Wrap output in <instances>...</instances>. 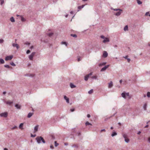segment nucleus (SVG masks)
I'll use <instances>...</instances> for the list:
<instances>
[{"label":"nucleus","instance_id":"obj_1","mask_svg":"<svg viewBox=\"0 0 150 150\" xmlns=\"http://www.w3.org/2000/svg\"><path fill=\"white\" fill-rule=\"evenodd\" d=\"M8 114V113L7 112H5L1 113L0 114V116L1 117H3L6 118L7 117Z\"/></svg>","mask_w":150,"mask_h":150},{"label":"nucleus","instance_id":"obj_2","mask_svg":"<svg viewBox=\"0 0 150 150\" xmlns=\"http://www.w3.org/2000/svg\"><path fill=\"white\" fill-rule=\"evenodd\" d=\"M35 52H32V53L29 56V58L30 60H33V57L35 55Z\"/></svg>","mask_w":150,"mask_h":150},{"label":"nucleus","instance_id":"obj_3","mask_svg":"<svg viewBox=\"0 0 150 150\" xmlns=\"http://www.w3.org/2000/svg\"><path fill=\"white\" fill-rule=\"evenodd\" d=\"M13 55H9L6 57L5 60L6 61H8L11 60L13 58Z\"/></svg>","mask_w":150,"mask_h":150},{"label":"nucleus","instance_id":"obj_4","mask_svg":"<svg viewBox=\"0 0 150 150\" xmlns=\"http://www.w3.org/2000/svg\"><path fill=\"white\" fill-rule=\"evenodd\" d=\"M41 137H37L36 138V140L37 141V142L38 144H40L41 143V140L40 139H41Z\"/></svg>","mask_w":150,"mask_h":150},{"label":"nucleus","instance_id":"obj_5","mask_svg":"<svg viewBox=\"0 0 150 150\" xmlns=\"http://www.w3.org/2000/svg\"><path fill=\"white\" fill-rule=\"evenodd\" d=\"M109 65H108L105 66L104 67L102 68L100 70V71L102 72L105 71L107 68L109 67Z\"/></svg>","mask_w":150,"mask_h":150},{"label":"nucleus","instance_id":"obj_6","mask_svg":"<svg viewBox=\"0 0 150 150\" xmlns=\"http://www.w3.org/2000/svg\"><path fill=\"white\" fill-rule=\"evenodd\" d=\"M108 56V53L106 51H104L103 54V57L104 58H106Z\"/></svg>","mask_w":150,"mask_h":150},{"label":"nucleus","instance_id":"obj_7","mask_svg":"<svg viewBox=\"0 0 150 150\" xmlns=\"http://www.w3.org/2000/svg\"><path fill=\"white\" fill-rule=\"evenodd\" d=\"M110 41V40L108 38H105V39L103 40V43H105L106 42H109Z\"/></svg>","mask_w":150,"mask_h":150},{"label":"nucleus","instance_id":"obj_8","mask_svg":"<svg viewBox=\"0 0 150 150\" xmlns=\"http://www.w3.org/2000/svg\"><path fill=\"white\" fill-rule=\"evenodd\" d=\"M64 98L66 100V102L67 103H69V99L66 96H64Z\"/></svg>","mask_w":150,"mask_h":150},{"label":"nucleus","instance_id":"obj_9","mask_svg":"<svg viewBox=\"0 0 150 150\" xmlns=\"http://www.w3.org/2000/svg\"><path fill=\"white\" fill-rule=\"evenodd\" d=\"M39 127L38 125H37L35 126L34 128V133H35L38 131V129Z\"/></svg>","mask_w":150,"mask_h":150},{"label":"nucleus","instance_id":"obj_10","mask_svg":"<svg viewBox=\"0 0 150 150\" xmlns=\"http://www.w3.org/2000/svg\"><path fill=\"white\" fill-rule=\"evenodd\" d=\"M12 46L13 47H16L17 49L19 48L18 45L17 44L13 43L12 44Z\"/></svg>","mask_w":150,"mask_h":150},{"label":"nucleus","instance_id":"obj_11","mask_svg":"<svg viewBox=\"0 0 150 150\" xmlns=\"http://www.w3.org/2000/svg\"><path fill=\"white\" fill-rule=\"evenodd\" d=\"M15 107L17 109H20L21 108V105L17 104L15 105Z\"/></svg>","mask_w":150,"mask_h":150},{"label":"nucleus","instance_id":"obj_12","mask_svg":"<svg viewBox=\"0 0 150 150\" xmlns=\"http://www.w3.org/2000/svg\"><path fill=\"white\" fill-rule=\"evenodd\" d=\"M33 114V113L32 112H29L28 113V115H27V117L28 118H30Z\"/></svg>","mask_w":150,"mask_h":150},{"label":"nucleus","instance_id":"obj_13","mask_svg":"<svg viewBox=\"0 0 150 150\" xmlns=\"http://www.w3.org/2000/svg\"><path fill=\"white\" fill-rule=\"evenodd\" d=\"M121 12V11H118L116 13H115V15L116 16H119L122 13Z\"/></svg>","mask_w":150,"mask_h":150},{"label":"nucleus","instance_id":"obj_14","mask_svg":"<svg viewBox=\"0 0 150 150\" xmlns=\"http://www.w3.org/2000/svg\"><path fill=\"white\" fill-rule=\"evenodd\" d=\"M112 86H113L112 82V81H111L110 82V83H109L108 87L109 88H110L112 87Z\"/></svg>","mask_w":150,"mask_h":150},{"label":"nucleus","instance_id":"obj_15","mask_svg":"<svg viewBox=\"0 0 150 150\" xmlns=\"http://www.w3.org/2000/svg\"><path fill=\"white\" fill-rule=\"evenodd\" d=\"M5 102L7 104L9 105H11L13 103V102L12 101H6Z\"/></svg>","mask_w":150,"mask_h":150},{"label":"nucleus","instance_id":"obj_16","mask_svg":"<svg viewBox=\"0 0 150 150\" xmlns=\"http://www.w3.org/2000/svg\"><path fill=\"white\" fill-rule=\"evenodd\" d=\"M106 64V62H103L102 63H100L98 65L99 66H101L105 65Z\"/></svg>","mask_w":150,"mask_h":150},{"label":"nucleus","instance_id":"obj_17","mask_svg":"<svg viewBox=\"0 0 150 150\" xmlns=\"http://www.w3.org/2000/svg\"><path fill=\"white\" fill-rule=\"evenodd\" d=\"M70 85L71 88H75L76 87V86L71 83H70Z\"/></svg>","mask_w":150,"mask_h":150},{"label":"nucleus","instance_id":"obj_18","mask_svg":"<svg viewBox=\"0 0 150 150\" xmlns=\"http://www.w3.org/2000/svg\"><path fill=\"white\" fill-rule=\"evenodd\" d=\"M122 96L124 98H126V94L124 92L122 93L121 94Z\"/></svg>","mask_w":150,"mask_h":150},{"label":"nucleus","instance_id":"obj_19","mask_svg":"<svg viewBox=\"0 0 150 150\" xmlns=\"http://www.w3.org/2000/svg\"><path fill=\"white\" fill-rule=\"evenodd\" d=\"M89 77V75H86L84 77V80L86 81H87L88 80V78Z\"/></svg>","mask_w":150,"mask_h":150},{"label":"nucleus","instance_id":"obj_20","mask_svg":"<svg viewBox=\"0 0 150 150\" xmlns=\"http://www.w3.org/2000/svg\"><path fill=\"white\" fill-rule=\"evenodd\" d=\"M85 6V5H83L81 6H78V8L79 10H80L81 9V8H83Z\"/></svg>","mask_w":150,"mask_h":150},{"label":"nucleus","instance_id":"obj_21","mask_svg":"<svg viewBox=\"0 0 150 150\" xmlns=\"http://www.w3.org/2000/svg\"><path fill=\"white\" fill-rule=\"evenodd\" d=\"M112 9H113V10H114L115 11H122V10L121 9H120V8H115V9L112 8Z\"/></svg>","mask_w":150,"mask_h":150},{"label":"nucleus","instance_id":"obj_22","mask_svg":"<svg viewBox=\"0 0 150 150\" xmlns=\"http://www.w3.org/2000/svg\"><path fill=\"white\" fill-rule=\"evenodd\" d=\"M147 108V104L146 103H145L143 105V108L145 110H146Z\"/></svg>","mask_w":150,"mask_h":150},{"label":"nucleus","instance_id":"obj_23","mask_svg":"<svg viewBox=\"0 0 150 150\" xmlns=\"http://www.w3.org/2000/svg\"><path fill=\"white\" fill-rule=\"evenodd\" d=\"M61 44L62 45H64L66 46H67V43L66 42H62Z\"/></svg>","mask_w":150,"mask_h":150},{"label":"nucleus","instance_id":"obj_24","mask_svg":"<svg viewBox=\"0 0 150 150\" xmlns=\"http://www.w3.org/2000/svg\"><path fill=\"white\" fill-rule=\"evenodd\" d=\"M117 134V133L115 132H114L111 134V136L112 137L116 135Z\"/></svg>","mask_w":150,"mask_h":150},{"label":"nucleus","instance_id":"obj_25","mask_svg":"<svg viewBox=\"0 0 150 150\" xmlns=\"http://www.w3.org/2000/svg\"><path fill=\"white\" fill-rule=\"evenodd\" d=\"M20 17L21 20L22 21L24 22L25 21V19L22 16H20Z\"/></svg>","mask_w":150,"mask_h":150},{"label":"nucleus","instance_id":"obj_26","mask_svg":"<svg viewBox=\"0 0 150 150\" xmlns=\"http://www.w3.org/2000/svg\"><path fill=\"white\" fill-rule=\"evenodd\" d=\"M0 63L1 64H3L4 63V61L3 59L0 58Z\"/></svg>","mask_w":150,"mask_h":150},{"label":"nucleus","instance_id":"obj_27","mask_svg":"<svg viewBox=\"0 0 150 150\" xmlns=\"http://www.w3.org/2000/svg\"><path fill=\"white\" fill-rule=\"evenodd\" d=\"M124 30L125 31L128 30V26L126 25L125 26L124 28Z\"/></svg>","mask_w":150,"mask_h":150},{"label":"nucleus","instance_id":"obj_28","mask_svg":"<svg viewBox=\"0 0 150 150\" xmlns=\"http://www.w3.org/2000/svg\"><path fill=\"white\" fill-rule=\"evenodd\" d=\"M10 21L12 22H15V21L14 18L13 17H11L10 18Z\"/></svg>","mask_w":150,"mask_h":150},{"label":"nucleus","instance_id":"obj_29","mask_svg":"<svg viewBox=\"0 0 150 150\" xmlns=\"http://www.w3.org/2000/svg\"><path fill=\"white\" fill-rule=\"evenodd\" d=\"M137 2L138 4L139 5H140L142 4V2L140 0H137Z\"/></svg>","mask_w":150,"mask_h":150},{"label":"nucleus","instance_id":"obj_30","mask_svg":"<svg viewBox=\"0 0 150 150\" xmlns=\"http://www.w3.org/2000/svg\"><path fill=\"white\" fill-rule=\"evenodd\" d=\"M71 147H75L76 148H78V145H77L75 144H74L72 145Z\"/></svg>","mask_w":150,"mask_h":150},{"label":"nucleus","instance_id":"obj_31","mask_svg":"<svg viewBox=\"0 0 150 150\" xmlns=\"http://www.w3.org/2000/svg\"><path fill=\"white\" fill-rule=\"evenodd\" d=\"M85 125L86 126H87V125H92V124L91 123H89V122H88V121L86 122Z\"/></svg>","mask_w":150,"mask_h":150},{"label":"nucleus","instance_id":"obj_32","mask_svg":"<svg viewBox=\"0 0 150 150\" xmlns=\"http://www.w3.org/2000/svg\"><path fill=\"white\" fill-rule=\"evenodd\" d=\"M93 92V89H91L88 92V93L89 94H92Z\"/></svg>","mask_w":150,"mask_h":150},{"label":"nucleus","instance_id":"obj_33","mask_svg":"<svg viewBox=\"0 0 150 150\" xmlns=\"http://www.w3.org/2000/svg\"><path fill=\"white\" fill-rule=\"evenodd\" d=\"M70 35L71 36L73 37L74 38H76L77 37V36L75 34H71Z\"/></svg>","mask_w":150,"mask_h":150},{"label":"nucleus","instance_id":"obj_34","mask_svg":"<svg viewBox=\"0 0 150 150\" xmlns=\"http://www.w3.org/2000/svg\"><path fill=\"white\" fill-rule=\"evenodd\" d=\"M41 139H40L41 140V141H42V142L43 143H45V140H44V139L42 137H41Z\"/></svg>","mask_w":150,"mask_h":150},{"label":"nucleus","instance_id":"obj_35","mask_svg":"<svg viewBox=\"0 0 150 150\" xmlns=\"http://www.w3.org/2000/svg\"><path fill=\"white\" fill-rule=\"evenodd\" d=\"M125 94H126V96H127L129 97V98H131V96L129 95V93H125Z\"/></svg>","mask_w":150,"mask_h":150},{"label":"nucleus","instance_id":"obj_36","mask_svg":"<svg viewBox=\"0 0 150 150\" xmlns=\"http://www.w3.org/2000/svg\"><path fill=\"white\" fill-rule=\"evenodd\" d=\"M59 145V144L57 143V141L54 142V146L55 147Z\"/></svg>","mask_w":150,"mask_h":150},{"label":"nucleus","instance_id":"obj_37","mask_svg":"<svg viewBox=\"0 0 150 150\" xmlns=\"http://www.w3.org/2000/svg\"><path fill=\"white\" fill-rule=\"evenodd\" d=\"M25 76H29V77H32L33 76L32 75H31V74H26L25 75Z\"/></svg>","mask_w":150,"mask_h":150},{"label":"nucleus","instance_id":"obj_38","mask_svg":"<svg viewBox=\"0 0 150 150\" xmlns=\"http://www.w3.org/2000/svg\"><path fill=\"white\" fill-rule=\"evenodd\" d=\"M53 33H50L47 34V35L49 37H51L52 35H53Z\"/></svg>","mask_w":150,"mask_h":150},{"label":"nucleus","instance_id":"obj_39","mask_svg":"<svg viewBox=\"0 0 150 150\" xmlns=\"http://www.w3.org/2000/svg\"><path fill=\"white\" fill-rule=\"evenodd\" d=\"M125 141L126 143H128L129 142V139H125Z\"/></svg>","mask_w":150,"mask_h":150},{"label":"nucleus","instance_id":"obj_40","mask_svg":"<svg viewBox=\"0 0 150 150\" xmlns=\"http://www.w3.org/2000/svg\"><path fill=\"white\" fill-rule=\"evenodd\" d=\"M10 64L13 66H16V64L13 62H11L10 63Z\"/></svg>","mask_w":150,"mask_h":150},{"label":"nucleus","instance_id":"obj_41","mask_svg":"<svg viewBox=\"0 0 150 150\" xmlns=\"http://www.w3.org/2000/svg\"><path fill=\"white\" fill-rule=\"evenodd\" d=\"M147 96L148 97H150V92H148L147 93Z\"/></svg>","mask_w":150,"mask_h":150},{"label":"nucleus","instance_id":"obj_42","mask_svg":"<svg viewBox=\"0 0 150 150\" xmlns=\"http://www.w3.org/2000/svg\"><path fill=\"white\" fill-rule=\"evenodd\" d=\"M4 66L5 67H6V68H10L9 66L7 64L4 65Z\"/></svg>","mask_w":150,"mask_h":150},{"label":"nucleus","instance_id":"obj_43","mask_svg":"<svg viewBox=\"0 0 150 150\" xmlns=\"http://www.w3.org/2000/svg\"><path fill=\"white\" fill-rule=\"evenodd\" d=\"M77 134L78 135V136H79L81 135V133L80 132H78L77 133Z\"/></svg>","mask_w":150,"mask_h":150},{"label":"nucleus","instance_id":"obj_44","mask_svg":"<svg viewBox=\"0 0 150 150\" xmlns=\"http://www.w3.org/2000/svg\"><path fill=\"white\" fill-rule=\"evenodd\" d=\"M23 123H21V124L19 125V127L20 128H21V127L23 126Z\"/></svg>","mask_w":150,"mask_h":150},{"label":"nucleus","instance_id":"obj_45","mask_svg":"<svg viewBox=\"0 0 150 150\" xmlns=\"http://www.w3.org/2000/svg\"><path fill=\"white\" fill-rule=\"evenodd\" d=\"M4 42V40L2 39H0V43H2Z\"/></svg>","mask_w":150,"mask_h":150},{"label":"nucleus","instance_id":"obj_46","mask_svg":"<svg viewBox=\"0 0 150 150\" xmlns=\"http://www.w3.org/2000/svg\"><path fill=\"white\" fill-rule=\"evenodd\" d=\"M17 128V127L16 126H14L13 127H12V128H11V129H16V128Z\"/></svg>","mask_w":150,"mask_h":150},{"label":"nucleus","instance_id":"obj_47","mask_svg":"<svg viewBox=\"0 0 150 150\" xmlns=\"http://www.w3.org/2000/svg\"><path fill=\"white\" fill-rule=\"evenodd\" d=\"M36 135L35 134H31V137H36Z\"/></svg>","mask_w":150,"mask_h":150},{"label":"nucleus","instance_id":"obj_48","mask_svg":"<svg viewBox=\"0 0 150 150\" xmlns=\"http://www.w3.org/2000/svg\"><path fill=\"white\" fill-rule=\"evenodd\" d=\"M92 79H97V77L96 76H94L92 77Z\"/></svg>","mask_w":150,"mask_h":150},{"label":"nucleus","instance_id":"obj_49","mask_svg":"<svg viewBox=\"0 0 150 150\" xmlns=\"http://www.w3.org/2000/svg\"><path fill=\"white\" fill-rule=\"evenodd\" d=\"M117 113V112H116L115 113L112 115L110 117H109V118H108L110 119L112 116H114L115 114H116Z\"/></svg>","mask_w":150,"mask_h":150},{"label":"nucleus","instance_id":"obj_50","mask_svg":"<svg viewBox=\"0 0 150 150\" xmlns=\"http://www.w3.org/2000/svg\"><path fill=\"white\" fill-rule=\"evenodd\" d=\"M4 0H1V4L2 5L4 3Z\"/></svg>","mask_w":150,"mask_h":150},{"label":"nucleus","instance_id":"obj_51","mask_svg":"<svg viewBox=\"0 0 150 150\" xmlns=\"http://www.w3.org/2000/svg\"><path fill=\"white\" fill-rule=\"evenodd\" d=\"M72 131L74 133H75L76 132V131L75 129V128L73 129H72Z\"/></svg>","mask_w":150,"mask_h":150},{"label":"nucleus","instance_id":"obj_52","mask_svg":"<svg viewBox=\"0 0 150 150\" xmlns=\"http://www.w3.org/2000/svg\"><path fill=\"white\" fill-rule=\"evenodd\" d=\"M50 148L52 149H54V147L52 145H51L50 146Z\"/></svg>","mask_w":150,"mask_h":150},{"label":"nucleus","instance_id":"obj_53","mask_svg":"<svg viewBox=\"0 0 150 150\" xmlns=\"http://www.w3.org/2000/svg\"><path fill=\"white\" fill-rule=\"evenodd\" d=\"M30 52V51L29 50H28L26 51L27 54H28Z\"/></svg>","mask_w":150,"mask_h":150},{"label":"nucleus","instance_id":"obj_54","mask_svg":"<svg viewBox=\"0 0 150 150\" xmlns=\"http://www.w3.org/2000/svg\"><path fill=\"white\" fill-rule=\"evenodd\" d=\"M30 44V43L29 42H25V44L26 45H29Z\"/></svg>","mask_w":150,"mask_h":150},{"label":"nucleus","instance_id":"obj_55","mask_svg":"<svg viewBox=\"0 0 150 150\" xmlns=\"http://www.w3.org/2000/svg\"><path fill=\"white\" fill-rule=\"evenodd\" d=\"M128 56L127 55V56H126L125 57H123L124 58L126 59H127V58H128Z\"/></svg>","mask_w":150,"mask_h":150},{"label":"nucleus","instance_id":"obj_56","mask_svg":"<svg viewBox=\"0 0 150 150\" xmlns=\"http://www.w3.org/2000/svg\"><path fill=\"white\" fill-rule=\"evenodd\" d=\"M74 108H72L70 109V111L71 112H73L74 111Z\"/></svg>","mask_w":150,"mask_h":150},{"label":"nucleus","instance_id":"obj_57","mask_svg":"<svg viewBox=\"0 0 150 150\" xmlns=\"http://www.w3.org/2000/svg\"><path fill=\"white\" fill-rule=\"evenodd\" d=\"M100 38H102V39H104L105 38V37L104 36H103V35H101L100 36Z\"/></svg>","mask_w":150,"mask_h":150},{"label":"nucleus","instance_id":"obj_58","mask_svg":"<svg viewBox=\"0 0 150 150\" xmlns=\"http://www.w3.org/2000/svg\"><path fill=\"white\" fill-rule=\"evenodd\" d=\"M51 137L52 139H55V137L53 135H52Z\"/></svg>","mask_w":150,"mask_h":150},{"label":"nucleus","instance_id":"obj_59","mask_svg":"<svg viewBox=\"0 0 150 150\" xmlns=\"http://www.w3.org/2000/svg\"><path fill=\"white\" fill-rule=\"evenodd\" d=\"M148 141L149 143H150V137H149L148 138Z\"/></svg>","mask_w":150,"mask_h":150},{"label":"nucleus","instance_id":"obj_60","mask_svg":"<svg viewBox=\"0 0 150 150\" xmlns=\"http://www.w3.org/2000/svg\"><path fill=\"white\" fill-rule=\"evenodd\" d=\"M127 59V62H129L130 61V59L129 58H128Z\"/></svg>","mask_w":150,"mask_h":150},{"label":"nucleus","instance_id":"obj_61","mask_svg":"<svg viewBox=\"0 0 150 150\" xmlns=\"http://www.w3.org/2000/svg\"><path fill=\"white\" fill-rule=\"evenodd\" d=\"M64 144L65 145V146H67V145H68V143H67V142H66V143H64Z\"/></svg>","mask_w":150,"mask_h":150},{"label":"nucleus","instance_id":"obj_62","mask_svg":"<svg viewBox=\"0 0 150 150\" xmlns=\"http://www.w3.org/2000/svg\"><path fill=\"white\" fill-rule=\"evenodd\" d=\"M149 14V12H147L145 13V15L147 16L148 15V14Z\"/></svg>","mask_w":150,"mask_h":150},{"label":"nucleus","instance_id":"obj_63","mask_svg":"<svg viewBox=\"0 0 150 150\" xmlns=\"http://www.w3.org/2000/svg\"><path fill=\"white\" fill-rule=\"evenodd\" d=\"M123 136L125 139H126V136L125 134H123Z\"/></svg>","mask_w":150,"mask_h":150},{"label":"nucleus","instance_id":"obj_64","mask_svg":"<svg viewBox=\"0 0 150 150\" xmlns=\"http://www.w3.org/2000/svg\"><path fill=\"white\" fill-rule=\"evenodd\" d=\"M81 60V59H80V58L79 57V58H78V61H80V60Z\"/></svg>","mask_w":150,"mask_h":150}]
</instances>
